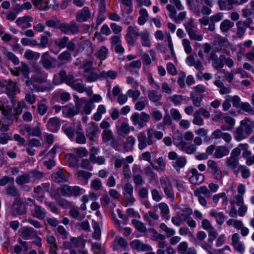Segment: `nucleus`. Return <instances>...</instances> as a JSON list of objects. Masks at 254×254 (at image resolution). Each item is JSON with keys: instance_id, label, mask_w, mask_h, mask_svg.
I'll return each mask as SVG.
<instances>
[{"instance_id": "obj_1", "label": "nucleus", "mask_w": 254, "mask_h": 254, "mask_svg": "<svg viewBox=\"0 0 254 254\" xmlns=\"http://www.w3.org/2000/svg\"><path fill=\"white\" fill-rule=\"evenodd\" d=\"M53 82L56 85L65 82L71 87H74L75 89L79 92V83H77V81L74 79V76L72 75H67L64 70H61L58 75H54Z\"/></svg>"}, {"instance_id": "obj_2", "label": "nucleus", "mask_w": 254, "mask_h": 254, "mask_svg": "<svg viewBox=\"0 0 254 254\" xmlns=\"http://www.w3.org/2000/svg\"><path fill=\"white\" fill-rule=\"evenodd\" d=\"M239 150L234 148L232 150L230 156L225 161V164L227 168L231 170L233 174L236 173L237 169L241 164H239Z\"/></svg>"}, {"instance_id": "obj_3", "label": "nucleus", "mask_w": 254, "mask_h": 254, "mask_svg": "<svg viewBox=\"0 0 254 254\" xmlns=\"http://www.w3.org/2000/svg\"><path fill=\"white\" fill-rule=\"evenodd\" d=\"M150 120L149 114L142 112L140 114L137 112L134 113L130 117V120L134 126H137L139 129L146 126V123Z\"/></svg>"}, {"instance_id": "obj_4", "label": "nucleus", "mask_w": 254, "mask_h": 254, "mask_svg": "<svg viewBox=\"0 0 254 254\" xmlns=\"http://www.w3.org/2000/svg\"><path fill=\"white\" fill-rule=\"evenodd\" d=\"M27 213V207L22 198L14 199L12 204L11 215L13 216L23 215Z\"/></svg>"}, {"instance_id": "obj_5", "label": "nucleus", "mask_w": 254, "mask_h": 254, "mask_svg": "<svg viewBox=\"0 0 254 254\" xmlns=\"http://www.w3.org/2000/svg\"><path fill=\"white\" fill-rule=\"evenodd\" d=\"M209 60L212 61V67L218 71L221 70L224 66L225 55L224 54L218 57L215 51H211L209 55Z\"/></svg>"}, {"instance_id": "obj_6", "label": "nucleus", "mask_w": 254, "mask_h": 254, "mask_svg": "<svg viewBox=\"0 0 254 254\" xmlns=\"http://www.w3.org/2000/svg\"><path fill=\"white\" fill-rule=\"evenodd\" d=\"M147 135L144 131H140L137 134L138 147L141 150L144 149L147 145H152L154 143V140L151 139L147 131Z\"/></svg>"}, {"instance_id": "obj_7", "label": "nucleus", "mask_w": 254, "mask_h": 254, "mask_svg": "<svg viewBox=\"0 0 254 254\" xmlns=\"http://www.w3.org/2000/svg\"><path fill=\"white\" fill-rule=\"evenodd\" d=\"M75 106L71 104H69L64 106H63V114L65 117L72 118L75 115L78 114L79 111V104L77 102L78 98L76 96Z\"/></svg>"}, {"instance_id": "obj_8", "label": "nucleus", "mask_w": 254, "mask_h": 254, "mask_svg": "<svg viewBox=\"0 0 254 254\" xmlns=\"http://www.w3.org/2000/svg\"><path fill=\"white\" fill-rule=\"evenodd\" d=\"M140 34L139 29L137 26H129L126 35L127 42L130 45H133L135 43L136 38L140 36Z\"/></svg>"}, {"instance_id": "obj_9", "label": "nucleus", "mask_w": 254, "mask_h": 254, "mask_svg": "<svg viewBox=\"0 0 254 254\" xmlns=\"http://www.w3.org/2000/svg\"><path fill=\"white\" fill-rule=\"evenodd\" d=\"M58 192L64 196H77L79 194V187H73L65 185L57 189Z\"/></svg>"}, {"instance_id": "obj_10", "label": "nucleus", "mask_w": 254, "mask_h": 254, "mask_svg": "<svg viewBox=\"0 0 254 254\" xmlns=\"http://www.w3.org/2000/svg\"><path fill=\"white\" fill-rule=\"evenodd\" d=\"M160 184L167 198L172 200H174L175 194L171 181L168 179H161Z\"/></svg>"}, {"instance_id": "obj_11", "label": "nucleus", "mask_w": 254, "mask_h": 254, "mask_svg": "<svg viewBox=\"0 0 254 254\" xmlns=\"http://www.w3.org/2000/svg\"><path fill=\"white\" fill-rule=\"evenodd\" d=\"M213 45L214 47L215 50L214 51L215 52L222 51L227 54L230 53L229 52H227L225 49L228 46V41L225 38L217 36L213 41Z\"/></svg>"}, {"instance_id": "obj_12", "label": "nucleus", "mask_w": 254, "mask_h": 254, "mask_svg": "<svg viewBox=\"0 0 254 254\" xmlns=\"http://www.w3.org/2000/svg\"><path fill=\"white\" fill-rule=\"evenodd\" d=\"M249 145L247 143H240L237 147L234 149L235 150H239V156L240 155L241 151L243 150L242 156L244 158L246 159V164L247 166H250L254 164V163H248L251 157H252V152L248 150Z\"/></svg>"}, {"instance_id": "obj_13", "label": "nucleus", "mask_w": 254, "mask_h": 254, "mask_svg": "<svg viewBox=\"0 0 254 254\" xmlns=\"http://www.w3.org/2000/svg\"><path fill=\"white\" fill-rule=\"evenodd\" d=\"M99 127L95 123H92L86 131V136L91 141H95L98 137Z\"/></svg>"}, {"instance_id": "obj_14", "label": "nucleus", "mask_w": 254, "mask_h": 254, "mask_svg": "<svg viewBox=\"0 0 254 254\" xmlns=\"http://www.w3.org/2000/svg\"><path fill=\"white\" fill-rule=\"evenodd\" d=\"M58 29H60L61 31L64 34H66L69 32L74 34L78 32V28L74 21L71 22L70 24L65 23H61L60 22Z\"/></svg>"}, {"instance_id": "obj_15", "label": "nucleus", "mask_w": 254, "mask_h": 254, "mask_svg": "<svg viewBox=\"0 0 254 254\" xmlns=\"http://www.w3.org/2000/svg\"><path fill=\"white\" fill-rule=\"evenodd\" d=\"M190 172L192 175L189 178L190 183L195 186H198L204 181V175L199 173L196 169L192 168Z\"/></svg>"}, {"instance_id": "obj_16", "label": "nucleus", "mask_w": 254, "mask_h": 254, "mask_svg": "<svg viewBox=\"0 0 254 254\" xmlns=\"http://www.w3.org/2000/svg\"><path fill=\"white\" fill-rule=\"evenodd\" d=\"M51 178L53 181L59 184L67 182L68 180L66 172L63 169H60L57 172L53 173Z\"/></svg>"}, {"instance_id": "obj_17", "label": "nucleus", "mask_w": 254, "mask_h": 254, "mask_svg": "<svg viewBox=\"0 0 254 254\" xmlns=\"http://www.w3.org/2000/svg\"><path fill=\"white\" fill-rule=\"evenodd\" d=\"M61 125L60 119L58 117H53L49 120L47 127L50 131L57 132L59 130Z\"/></svg>"}, {"instance_id": "obj_18", "label": "nucleus", "mask_w": 254, "mask_h": 254, "mask_svg": "<svg viewBox=\"0 0 254 254\" xmlns=\"http://www.w3.org/2000/svg\"><path fill=\"white\" fill-rule=\"evenodd\" d=\"M218 5L222 10H229L233 8L234 4L237 5L238 1L237 0H219Z\"/></svg>"}, {"instance_id": "obj_19", "label": "nucleus", "mask_w": 254, "mask_h": 254, "mask_svg": "<svg viewBox=\"0 0 254 254\" xmlns=\"http://www.w3.org/2000/svg\"><path fill=\"white\" fill-rule=\"evenodd\" d=\"M92 43L89 40H85L80 42V52L87 57L90 56L93 53Z\"/></svg>"}, {"instance_id": "obj_20", "label": "nucleus", "mask_w": 254, "mask_h": 254, "mask_svg": "<svg viewBox=\"0 0 254 254\" xmlns=\"http://www.w3.org/2000/svg\"><path fill=\"white\" fill-rule=\"evenodd\" d=\"M240 126L244 129L245 133L250 135L254 128V122L248 118H245L241 121Z\"/></svg>"}, {"instance_id": "obj_21", "label": "nucleus", "mask_w": 254, "mask_h": 254, "mask_svg": "<svg viewBox=\"0 0 254 254\" xmlns=\"http://www.w3.org/2000/svg\"><path fill=\"white\" fill-rule=\"evenodd\" d=\"M5 194L10 197H13L14 199H19L20 197V192L19 190L14 186L10 185L7 186L5 190Z\"/></svg>"}, {"instance_id": "obj_22", "label": "nucleus", "mask_w": 254, "mask_h": 254, "mask_svg": "<svg viewBox=\"0 0 254 254\" xmlns=\"http://www.w3.org/2000/svg\"><path fill=\"white\" fill-rule=\"evenodd\" d=\"M209 214L211 216L215 218L216 223L220 226H221L224 223L226 218V215L223 212H218L215 209H212Z\"/></svg>"}, {"instance_id": "obj_23", "label": "nucleus", "mask_w": 254, "mask_h": 254, "mask_svg": "<svg viewBox=\"0 0 254 254\" xmlns=\"http://www.w3.org/2000/svg\"><path fill=\"white\" fill-rule=\"evenodd\" d=\"M84 80L88 82H94L100 78L99 74L96 72V68L82 74Z\"/></svg>"}, {"instance_id": "obj_24", "label": "nucleus", "mask_w": 254, "mask_h": 254, "mask_svg": "<svg viewBox=\"0 0 254 254\" xmlns=\"http://www.w3.org/2000/svg\"><path fill=\"white\" fill-rule=\"evenodd\" d=\"M141 39V43L142 46L146 47H150L151 43L150 40V33L147 30L142 31L140 36Z\"/></svg>"}, {"instance_id": "obj_25", "label": "nucleus", "mask_w": 254, "mask_h": 254, "mask_svg": "<svg viewBox=\"0 0 254 254\" xmlns=\"http://www.w3.org/2000/svg\"><path fill=\"white\" fill-rule=\"evenodd\" d=\"M51 59H52V58L49 55L48 52H45L42 54L41 62L44 68L49 69L52 67V62Z\"/></svg>"}, {"instance_id": "obj_26", "label": "nucleus", "mask_w": 254, "mask_h": 254, "mask_svg": "<svg viewBox=\"0 0 254 254\" xmlns=\"http://www.w3.org/2000/svg\"><path fill=\"white\" fill-rule=\"evenodd\" d=\"M179 209L180 211L177 213V215L179 216L184 221L187 220L188 218H189L193 213L192 210L188 207Z\"/></svg>"}, {"instance_id": "obj_27", "label": "nucleus", "mask_w": 254, "mask_h": 254, "mask_svg": "<svg viewBox=\"0 0 254 254\" xmlns=\"http://www.w3.org/2000/svg\"><path fill=\"white\" fill-rule=\"evenodd\" d=\"M158 207L161 210V215L162 217L167 220H169L170 218V215L169 214V208L168 205L164 202H161L160 203L158 206L157 205L156 206H154V208L156 209Z\"/></svg>"}, {"instance_id": "obj_28", "label": "nucleus", "mask_w": 254, "mask_h": 254, "mask_svg": "<svg viewBox=\"0 0 254 254\" xmlns=\"http://www.w3.org/2000/svg\"><path fill=\"white\" fill-rule=\"evenodd\" d=\"M186 164V158L181 156L178 157L175 161L172 162V166L177 172H180L181 169L184 167Z\"/></svg>"}, {"instance_id": "obj_29", "label": "nucleus", "mask_w": 254, "mask_h": 254, "mask_svg": "<svg viewBox=\"0 0 254 254\" xmlns=\"http://www.w3.org/2000/svg\"><path fill=\"white\" fill-rule=\"evenodd\" d=\"M239 172L241 173L242 177L244 179L249 178L251 176V171L249 168L245 165H240L237 169L236 173H234V174L237 176Z\"/></svg>"}, {"instance_id": "obj_30", "label": "nucleus", "mask_w": 254, "mask_h": 254, "mask_svg": "<svg viewBox=\"0 0 254 254\" xmlns=\"http://www.w3.org/2000/svg\"><path fill=\"white\" fill-rule=\"evenodd\" d=\"M32 213L34 217L39 219H43L46 216L45 209L37 204H34V209Z\"/></svg>"}, {"instance_id": "obj_31", "label": "nucleus", "mask_w": 254, "mask_h": 254, "mask_svg": "<svg viewBox=\"0 0 254 254\" xmlns=\"http://www.w3.org/2000/svg\"><path fill=\"white\" fill-rule=\"evenodd\" d=\"M25 130L28 134L31 136L40 137L42 134L39 124L33 128H31L29 125H27L25 127Z\"/></svg>"}, {"instance_id": "obj_32", "label": "nucleus", "mask_w": 254, "mask_h": 254, "mask_svg": "<svg viewBox=\"0 0 254 254\" xmlns=\"http://www.w3.org/2000/svg\"><path fill=\"white\" fill-rule=\"evenodd\" d=\"M229 153V149L226 146H219L215 149L214 155L216 158H221Z\"/></svg>"}, {"instance_id": "obj_33", "label": "nucleus", "mask_w": 254, "mask_h": 254, "mask_svg": "<svg viewBox=\"0 0 254 254\" xmlns=\"http://www.w3.org/2000/svg\"><path fill=\"white\" fill-rule=\"evenodd\" d=\"M149 99L152 102L157 103L159 102L162 97L161 94L155 90H150L148 91Z\"/></svg>"}, {"instance_id": "obj_34", "label": "nucleus", "mask_w": 254, "mask_h": 254, "mask_svg": "<svg viewBox=\"0 0 254 254\" xmlns=\"http://www.w3.org/2000/svg\"><path fill=\"white\" fill-rule=\"evenodd\" d=\"M36 231L32 227H25L21 232V236L24 240H29L33 235H35Z\"/></svg>"}, {"instance_id": "obj_35", "label": "nucleus", "mask_w": 254, "mask_h": 254, "mask_svg": "<svg viewBox=\"0 0 254 254\" xmlns=\"http://www.w3.org/2000/svg\"><path fill=\"white\" fill-rule=\"evenodd\" d=\"M194 196L201 195V194H204L206 197L210 198L212 194L208 188L205 186H201L197 188L193 192Z\"/></svg>"}, {"instance_id": "obj_36", "label": "nucleus", "mask_w": 254, "mask_h": 254, "mask_svg": "<svg viewBox=\"0 0 254 254\" xmlns=\"http://www.w3.org/2000/svg\"><path fill=\"white\" fill-rule=\"evenodd\" d=\"M47 74L44 71H40L32 76V79L34 81L39 83H42L46 82Z\"/></svg>"}, {"instance_id": "obj_37", "label": "nucleus", "mask_w": 254, "mask_h": 254, "mask_svg": "<svg viewBox=\"0 0 254 254\" xmlns=\"http://www.w3.org/2000/svg\"><path fill=\"white\" fill-rule=\"evenodd\" d=\"M6 94L9 97H13L15 94L16 90V84L12 81H9L5 88Z\"/></svg>"}, {"instance_id": "obj_38", "label": "nucleus", "mask_w": 254, "mask_h": 254, "mask_svg": "<svg viewBox=\"0 0 254 254\" xmlns=\"http://www.w3.org/2000/svg\"><path fill=\"white\" fill-rule=\"evenodd\" d=\"M16 183L18 186H22L25 184H28L31 182L30 176L27 173H25L23 175H19L16 178Z\"/></svg>"}, {"instance_id": "obj_39", "label": "nucleus", "mask_w": 254, "mask_h": 254, "mask_svg": "<svg viewBox=\"0 0 254 254\" xmlns=\"http://www.w3.org/2000/svg\"><path fill=\"white\" fill-rule=\"evenodd\" d=\"M140 16L138 18L137 23L140 25H142L147 21L149 16L147 11L145 8H141L139 11Z\"/></svg>"}, {"instance_id": "obj_40", "label": "nucleus", "mask_w": 254, "mask_h": 254, "mask_svg": "<svg viewBox=\"0 0 254 254\" xmlns=\"http://www.w3.org/2000/svg\"><path fill=\"white\" fill-rule=\"evenodd\" d=\"M249 135L245 133L244 129L240 126L237 128L235 133V138L237 141H240L247 138Z\"/></svg>"}, {"instance_id": "obj_41", "label": "nucleus", "mask_w": 254, "mask_h": 254, "mask_svg": "<svg viewBox=\"0 0 254 254\" xmlns=\"http://www.w3.org/2000/svg\"><path fill=\"white\" fill-rule=\"evenodd\" d=\"M100 78L102 79H115L117 76V73L115 70H110L108 71L103 70L99 74Z\"/></svg>"}, {"instance_id": "obj_42", "label": "nucleus", "mask_w": 254, "mask_h": 254, "mask_svg": "<svg viewBox=\"0 0 254 254\" xmlns=\"http://www.w3.org/2000/svg\"><path fill=\"white\" fill-rule=\"evenodd\" d=\"M30 176L31 182H34L37 180H40L44 176V173L37 170H33L28 172Z\"/></svg>"}, {"instance_id": "obj_43", "label": "nucleus", "mask_w": 254, "mask_h": 254, "mask_svg": "<svg viewBox=\"0 0 254 254\" xmlns=\"http://www.w3.org/2000/svg\"><path fill=\"white\" fill-rule=\"evenodd\" d=\"M33 192L36 194L35 196L36 199L40 203L43 202L45 197V192L44 190L41 189L40 185L34 188Z\"/></svg>"}, {"instance_id": "obj_44", "label": "nucleus", "mask_w": 254, "mask_h": 254, "mask_svg": "<svg viewBox=\"0 0 254 254\" xmlns=\"http://www.w3.org/2000/svg\"><path fill=\"white\" fill-rule=\"evenodd\" d=\"M80 68L82 69V74L89 72L92 70H94L95 68L93 66V63L92 61H88L83 62L81 65H80Z\"/></svg>"}, {"instance_id": "obj_45", "label": "nucleus", "mask_w": 254, "mask_h": 254, "mask_svg": "<svg viewBox=\"0 0 254 254\" xmlns=\"http://www.w3.org/2000/svg\"><path fill=\"white\" fill-rule=\"evenodd\" d=\"M234 25V23L230 20H223L220 26V30L223 33L227 32Z\"/></svg>"}, {"instance_id": "obj_46", "label": "nucleus", "mask_w": 254, "mask_h": 254, "mask_svg": "<svg viewBox=\"0 0 254 254\" xmlns=\"http://www.w3.org/2000/svg\"><path fill=\"white\" fill-rule=\"evenodd\" d=\"M131 223L135 229L140 233H146L147 229L144 223L136 219H132Z\"/></svg>"}, {"instance_id": "obj_47", "label": "nucleus", "mask_w": 254, "mask_h": 254, "mask_svg": "<svg viewBox=\"0 0 254 254\" xmlns=\"http://www.w3.org/2000/svg\"><path fill=\"white\" fill-rule=\"evenodd\" d=\"M236 26L237 28L236 35L238 37L241 38L244 35L247 28L244 26L242 20L239 21L236 23Z\"/></svg>"}, {"instance_id": "obj_48", "label": "nucleus", "mask_w": 254, "mask_h": 254, "mask_svg": "<svg viewBox=\"0 0 254 254\" xmlns=\"http://www.w3.org/2000/svg\"><path fill=\"white\" fill-rule=\"evenodd\" d=\"M68 156V164L69 166L72 168H78V159L76 155L72 153H69Z\"/></svg>"}, {"instance_id": "obj_49", "label": "nucleus", "mask_w": 254, "mask_h": 254, "mask_svg": "<svg viewBox=\"0 0 254 254\" xmlns=\"http://www.w3.org/2000/svg\"><path fill=\"white\" fill-rule=\"evenodd\" d=\"M147 130L151 140H153V137L157 140H160L163 137V133L160 131L155 130L152 128H149Z\"/></svg>"}, {"instance_id": "obj_50", "label": "nucleus", "mask_w": 254, "mask_h": 254, "mask_svg": "<svg viewBox=\"0 0 254 254\" xmlns=\"http://www.w3.org/2000/svg\"><path fill=\"white\" fill-rule=\"evenodd\" d=\"M102 138L104 142H108L114 139V134L111 129L103 130L102 133Z\"/></svg>"}, {"instance_id": "obj_51", "label": "nucleus", "mask_w": 254, "mask_h": 254, "mask_svg": "<svg viewBox=\"0 0 254 254\" xmlns=\"http://www.w3.org/2000/svg\"><path fill=\"white\" fill-rule=\"evenodd\" d=\"M91 18V12L88 7H84L80 10V22L87 21Z\"/></svg>"}, {"instance_id": "obj_52", "label": "nucleus", "mask_w": 254, "mask_h": 254, "mask_svg": "<svg viewBox=\"0 0 254 254\" xmlns=\"http://www.w3.org/2000/svg\"><path fill=\"white\" fill-rule=\"evenodd\" d=\"M16 69H18L20 74H22L23 77H26L30 73L29 67L28 65L25 63L21 62V66L16 67Z\"/></svg>"}, {"instance_id": "obj_53", "label": "nucleus", "mask_w": 254, "mask_h": 254, "mask_svg": "<svg viewBox=\"0 0 254 254\" xmlns=\"http://www.w3.org/2000/svg\"><path fill=\"white\" fill-rule=\"evenodd\" d=\"M120 134L123 137H125L130 132V127L128 124L126 122H123L119 129Z\"/></svg>"}, {"instance_id": "obj_54", "label": "nucleus", "mask_w": 254, "mask_h": 254, "mask_svg": "<svg viewBox=\"0 0 254 254\" xmlns=\"http://www.w3.org/2000/svg\"><path fill=\"white\" fill-rule=\"evenodd\" d=\"M132 248L138 251H144L146 248V245L144 244L139 240H134L131 243Z\"/></svg>"}, {"instance_id": "obj_55", "label": "nucleus", "mask_w": 254, "mask_h": 254, "mask_svg": "<svg viewBox=\"0 0 254 254\" xmlns=\"http://www.w3.org/2000/svg\"><path fill=\"white\" fill-rule=\"evenodd\" d=\"M69 41V39L67 37L64 36L62 38L57 39L54 41L55 44L60 49L64 48L67 42Z\"/></svg>"}, {"instance_id": "obj_56", "label": "nucleus", "mask_w": 254, "mask_h": 254, "mask_svg": "<svg viewBox=\"0 0 254 254\" xmlns=\"http://www.w3.org/2000/svg\"><path fill=\"white\" fill-rule=\"evenodd\" d=\"M62 129L65 134L70 139H72L74 136V129L72 126L66 127L65 126L62 127Z\"/></svg>"}, {"instance_id": "obj_57", "label": "nucleus", "mask_w": 254, "mask_h": 254, "mask_svg": "<svg viewBox=\"0 0 254 254\" xmlns=\"http://www.w3.org/2000/svg\"><path fill=\"white\" fill-rule=\"evenodd\" d=\"M108 50L105 46H102L97 52V57L101 60H104L107 56Z\"/></svg>"}, {"instance_id": "obj_58", "label": "nucleus", "mask_w": 254, "mask_h": 254, "mask_svg": "<svg viewBox=\"0 0 254 254\" xmlns=\"http://www.w3.org/2000/svg\"><path fill=\"white\" fill-rule=\"evenodd\" d=\"M190 98L192 100L194 106L199 107L201 106V102L202 101V96L200 94H191Z\"/></svg>"}, {"instance_id": "obj_59", "label": "nucleus", "mask_w": 254, "mask_h": 254, "mask_svg": "<svg viewBox=\"0 0 254 254\" xmlns=\"http://www.w3.org/2000/svg\"><path fill=\"white\" fill-rule=\"evenodd\" d=\"M4 55L7 59L10 61L14 65H18L19 64V59L12 52H6Z\"/></svg>"}, {"instance_id": "obj_60", "label": "nucleus", "mask_w": 254, "mask_h": 254, "mask_svg": "<svg viewBox=\"0 0 254 254\" xmlns=\"http://www.w3.org/2000/svg\"><path fill=\"white\" fill-rule=\"evenodd\" d=\"M170 101L173 103L175 106H178L181 104L183 100V96L181 95H174L169 97Z\"/></svg>"}, {"instance_id": "obj_61", "label": "nucleus", "mask_w": 254, "mask_h": 254, "mask_svg": "<svg viewBox=\"0 0 254 254\" xmlns=\"http://www.w3.org/2000/svg\"><path fill=\"white\" fill-rule=\"evenodd\" d=\"M135 142V138L132 136H128L126 139L125 148L127 150H131Z\"/></svg>"}, {"instance_id": "obj_62", "label": "nucleus", "mask_w": 254, "mask_h": 254, "mask_svg": "<svg viewBox=\"0 0 254 254\" xmlns=\"http://www.w3.org/2000/svg\"><path fill=\"white\" fill-rule=\"evenodd\" d=\"M133 192V186L129 183H126L123 188V194L125 196L127 195H132Z\"/></svg>"}, {"instance_id": "obj_63", "label": "nucleus", "mask_w": 254, "mask_h": 254, "mask_svg": "<svg viewBox=\"0 0 254 254\" xmlns=\"http://www.w3.org/2000/svg\"><path fill=\"white\" fill-rule=\"evenodd\" d=\"M33 20L32 17L28 15H25L23 17L18 18L15 22L18 26H21L22 24L26 23L27 22H32Z\"/></svg>"}, {"instance_id": "obj_64", "label": "nucleus", "mask_w": 254, "mask_h": 254, "mask_svg": "<svg viewBox=\"0 0 254 254\" xmlns=\"http://www.w3.org/2000/svg\"><path fill=\"white\" fill-rule=\"evenodd\" d=\"M241 109L248 112L251 115H254V108H253L251 105L248 102L242 103L241 104Z\"/></svg>"}]
</instances>
